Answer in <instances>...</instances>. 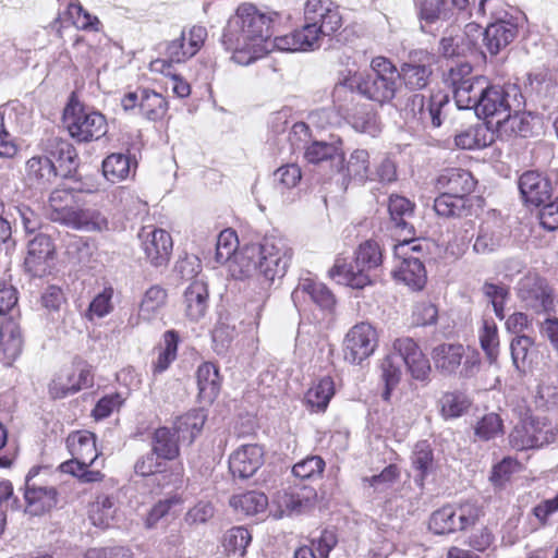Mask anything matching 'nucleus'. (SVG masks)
<instances>
[{"mask_svg":"<svg viewBox=\"0 0 558 558\" xmlns=\"http://www.w3.org/2000/svg\"><path fill=\"white\" fill-rule=\"evenodd\" d=\"M277 14L262 11L255 4L241 3L229 19L221 43L239 64H250L267 52L266 41L272 36Z\"/></svg>","mask_w":558,"mask_h":558,"instance_id":"obj_1","label":"nucleus"},{"mask_svg":"<svg viewBox=\"0 0 558 558\" xmlns=\"http://www.w3.org/2000/svg\"><path fill=\"white\" fill-rule=\"evenodd\" d=\"M293 256L288 241L275 234L263 238L258 244L245 245L229 265L234 279L257 277L263 289L269 290L276 279L284 277Z\"/></svg>","mask_w":558,"mask_h":558,"instance_id":"obj_2","label":"nucleus"},{"mask_svg":"<svg viewBox=\"0 0 558 558\" xmlns=\"http://www.w3.org/2000/svg\"><path fill=\"white\" fill-rule=\"evenodd\" d=\"M343 26L340 5L332 0H306L304 25L289 34L275 38V44L284 51H308L320 46L324 37H332Z\"/></svg>","mask_w":558,"mask_h":558,"instance_id":"obj_3","label":"nucleus"},{"mask_svg":"<svg viewBox=\"0 0 558 558\" xmlns=\"http://www.w3.org/2000/svg\"><path fill=\"white\" fill-rule=\"evenodd\" d=\"M399 71L387 57L372 58L369 68L349 72L341 84L351 92L379 106L390 104L398 90Z\"/></svg>","mask_w":558,"mask_h":558,"instance_id":"obj_4","label":"nucleus"},{"mask_svg":"<svg viewBox=\"0 0 558 558\" xmlns=\"http://www.w3.org/2000/svg\"><path fill=\"white\" fill-rule=\"evenodd\" d=\"M384 252L375 240L362 242L354 252L353 262L337 256L328 270L330 279L351 289L363 290L375 283V271L381 266Z\"/></svg>","mask_w":558,"mask_h":558,"instance_id":"obj_5","label":"nucleus"},{"mask_svg":"<svg viewBox=\"0 0 558 558\" xmlns=\"http://www.w3.org/2000/svg\"><path fill=\"white\" fill-rule=\"evenodd\" d=\"M65 447L71 459L59 465V471L76 477L82 483L101 482L105 474L89 470L99 456L96 435L86 429L72 430L65 438Z\"/></svg>","mask_w":558,"mask_h":558,"instance_id":"obj_6","label":"nucleus"},{"mask_svg":"<svg viewBox=\"0 0 558 558\" xmlns=\"http://www.w3.org/2000/svg\"><path fill=\"white\" fill-rule=\"evenodd\" d=\"M484 509L476 501L446 504L432 512L428 530L435 535H449L474 527L484 517Z\"/></svg>","mask_w":558,"mask_h":558,"instance_id":"obj_7","label":"nucleus"},{"mask_svg":"<svg viewBox=\"0 0 558 558\" xmlns=\"http://www.w3.org/2000/svg\"><path fill=\"white\" fill-rule=\"evenodd\" d=\"M558 438V424L548 416L525 414L509 434L511 448L523 451L541 449Z\"/></svg>","mask_w":558,"mask_h":558,"instance_id":"obj_8","label":"nucleus"},{"mask_svg":"<svg viewBox=\"0 0 558 558\" xmlns=\"http://www.w3.org/2000/svg\"><path fill=\"white\" fill-rule=\"evenodd\" d=\"M63 122L69 134L77 142L101 138L108 131L106 117L78 100L70 99L63 111Z\"/></svg>","mask_w":558,"mask_h":558,"instance_id":"obj_9","label":"nucleus"},{"mask_svg":"<svg viewBox=\"0 0 558 558\" xmlns=\"http://www.w3.org/2000/svg\"><path fill=\"white\" fill-rule=\"evenodd\" d=\"M95 383L93 366L83 359H74L69 366L62 367L48 384V393L52 400L64 399L81 390L92 388Z\"/></svg>","mask_w":558,"mask_h":558,"instance_id":"obj_10","label":"nucleus"},{"mask_svg":"<svg viewBox=\"0 0 558 558\" xmlns=\"http://www.w3.org/2000/svg\"><path fill=\"white\" fill-rule=\"evenodd\" d=\"M432 360L435 368L444 375L456 374L462 366L460 375L470 377L481 364L480 354L473 351L466 355L465 348L461 343H440L432 351Z\"/></svg>","mask_w":558,"mask_h":558,"instance_id":"obj_11","label":"nucleus"},{"mask_svg":"<svg viewBox=\"0 0 558 558\" xmlns=\"http://www.w3.org/2000/svg\"><path fill=\"white\" fill-rule=\"evenodd\" d=\"M121 106L125 111L137 108L140 114L151 122L165 120L169 111L168 98L148 87H138L135 92L125 93L121 98Z\"/></svg>","mask_w":558,"mask_h":558,"instance_id":"obj_12","label":"nucleus"},{"mask_svg":"<svg viewBox=\"0 0 558 558\" xmlns=\"http://www.w3.org/2000/svg\"><path fill=\"white\" fill-rule=\"evenodd\" d=\"M444 83L452 89L459 109H470L474 105V93L477 90L482 76L473 74L470 62H458L450 66L442 76Z\"/></svg>","mask_w":558,"mask_h":558,"instance_id":"obj_13","label":"nucleus"},{"mask_svg":"<svg viewBox=\"0 0 558 558\" xmlns=\"http://www.w3.org/2000/svg\"><path fill=\"white\" fill-rule=\"evenodd\" d=\"M378 345V332L369 323L355 324L343 342V357L350 364H361L368 359Z\"/></svg>","mask_w":558,"mask_h":558,"instance_id":"obj_14","label":"nucleus"},{"mask_svg":"<svg viewBox=\"0 0 558 558\" xmlns=\"http://www.w3.org/2000/svg\"><path fill=\"white\" fill-rule=\"evenodd\" d=\"M145 259L154 267L167 266L170 262L173 240L171 234L155 226H144L137 233Z\"/></svg>","mask_w":558,"mask_h":558,"instance_id":"obj_15","label":"nucleus"},{"mask_svg":"<svg viewBox=\"0 0 558 558\" xmlns=\"http://www.w3.org/2000/svg\"><path fill=\"white\" fill-rule=\"evenodd\" d=\"M474 105L470 109H474L478 117L484 119L498 118L496 124L510 118V105L508 102V94L501 86L488 85L485 88L478 87L474 93Z\"/></svg>","mask_w":558,"mask_h":558,"instance_id":"obj_16","label":"nucleus"},{"mask_svg":"<svg viewBox=\"0 0 558 558\" xmlns=\"http://www.w3.org/2000/svg\"><path fill=\"white\" fill-rule=\"evenodd\" d=\"M69 26L83 32H99L102 24L98 16L89 13L78 0H72L50 23L56 36L62 40L64 39V29Z\"/></svg>","mask_w":558,"mask_h":558,"instance_id":"obj_17","label":"nucleus"},{"mask_svg":"<svg viewBox=\"0 0 558 558\" xmlns=\"http://www.w3.org/2000/svg\"><path fill=\"white\" fill-rule=\"evenodd\" d=\"M291 299L296 307H304L312 302L322 310H331L336 304L332 291L312 277L300 278Z\"/></svg>","mask_w":558,"mask_h":558,"instance_id":"obj_18","label":"nucleus"},{"mask_svg":"<svg viewBox=\"0 0 558 558\" xmlns=\"http://www.w3.org/2000/svg\"><path fill=\"white\" fill-rule=\"evenodd\" d=\"M206 38L207 29L203 25H193L183 29L180 37L168 43L166 47L167 58L175 61V63L185 62L201 50Z\"/></svg>","mask_w":558,"mask_h":558,"instance_id":"obj_19","label":"nucleus"},{"mask_svg":"<svg viewBox=\"0 0 558 558\" xmlns=\"http://www.w3.org/2000/svg\"><path fill=\"white\" fill-rule=\"evenodd\" d=\"M48 469L47 466L35 465L31 468L26 475V489L25 500L26 510L34 514L39 515L51 510L57 505V489L53 487L36 486L33 480L40 473L41 470Z\"/></svg>","mask_w":558,"mask_h":558,"instance_id":"obj_20","label":"nucleus"},{"mask_svg":"<svg viewBox=\"0 0 558 558\" xmlns=\"http://www.w3.org/2000/svg\"><path fill=\"white\" fill-rule=\"evenodd\" d=\"M518 298L535 313L547 312L553 307L551 290L546 280L538 276H527L520 281Z\"/></svg>","mask_w":558,"mask_h":558,"instance_id":"obj_21","label":"nucleus"},{"mask_svg":"<svg viewBox=\"0 0 558 558\" xmlns=\"http://www.w3.org/2000/svg\"><path fill=\"white\" fill-rule=\"evenodd\" d=\"M477 181L473 174L462 168H446L434 180V189L438 193H448L470 198L476 189Z\"/></svg>","mask_w":558,"mask_h":558,"instance_id":"obj_22","label":"nucleus"},{"mask_svg":"<svg viewBox=\"0 0 558 558\" xmlns=\"http://www.w3.org/2000/svg\"><path fill=\"white\" fill-rule=\"evenodd\" d=\"M417 59L404 62L399 71V78L403 81L407 88L420 90L425 88L433 75V65L436 58L429 52H420Z\"/></svg>","mask_w":558,"mask_h":558,"instance_id":"obj_23","label":"nucleus"},{"mask_svg":"<svg viewBox=\"0 0 558 558\" xmlns=\"http://www.w3.org/2000/svg\"><path fill=\"white\" fill-rule=\"evenodd\" d=\"M264 448L257 444L242 445L229 457V470L239 478L253 476L264 464Z\"/></svg>","mask_w":558,"mask_h":558,"instance_id":"obj_24","label":"nucleus"},{"mask_svg":"<svg viewBox=\"0 0 558 558\" xmlns=\"http://www.w3.org/2000/svg\"><path fill=\"white\" fill-rule=\"evenodd\" d=\"M393 348L402 356L414 379L423 381L429 377L432 371L429 360L412 338L396 339Z\"/></svg>","mask_w":558,"mask_h":558,"instance_id":"obj_25","label":"nucleus"},{"mask_svg":"<svg viewBox=\"0 0 558 558\" xmlns=\"http://www.w3.org/2000/svg\"><path fill=\"white\" fill-rule=\"evenodd\" d=\"M54 251V244L49 235H35L28 243L24 260L26 270L34 277H43L49 268V260L53 258Z\"/></svg>","mask_w":558,"mask_h":558,"instance_id":"obj_26","label":"nucleus"},{"mask_svg":"<svg viewBox=\"0 0 558 558\" xmlns=\"http://www.w3.org/2000/svg\"><path fill=\"white\" fill-rule=\"evenodd\" d=\"M518 184L522 199L527 205L538 207L551 197L550 181L537 171H525L519 178Z\"/></svg>","mask_w":558,"mask_h":558,"instance_id":"obj_27","label":"nucleus"},{"mask_svg":"<svg viewBox=\"0 0 558 558\" xmlns=\"http://www.w3.org/2000/svg\"><path fill=\"white\" fill-rule=\"evenodd\" d=\"M412 106H418V118L425 124L439 128L446 118L445 109L449 106V96L445 92L433 93L427 100L423 95H414Z\"/></svg>","mask_w":558,"mask_h":558,"instance_id":"obj_28","label":"nucleus"},{"mask_svg":"<svg viewBox=\"0 0 558 558\" xmlns=\"http://www.w3.org/2000/svg\"><path fill=\"white\" fill-rule=\"evenodd\" d=\"M45 155L53 161L60 177H68L76 168L77 153L72 143L61 137L48 138Z\"/></svg>","mask_w":558,"mask_h":558,"instance_id":"obj_29","label":"nucleus"},{"mask_svg":"<svg viewBox=\"0 0 558 558\" xmlns=\"http://www.w3.org/2000/svg\"><path fill=\"white\" fill-rule=\"evenodd\" d=\"M185 316L193 322L203 318L209 306L208 286L203 280H193L183 293Z\"/></svg>","mask_w":558,"mask_h":558,"instance_id":"obj_30","label":"nucleus"},{"mask_svg":"<svg viewBox=\"0 0 558 558\" xmlns=\"http://www.w3.org/2000/svg\"><path fill=\"white\" fill-rule=\"evenodd\" d=\"M58 177L56 165L46 155L33 156L26 161L25 178L31 186L47 189Z\"/></svg>","mask_w":558,"mask_h":558,"instance_id":"obj_31","label":"nucleus"},{"mask_svg":"<svg viewBox=\"0 0 558 558\" xmlns=\"http://www.w3.org/2000/svg\"><path fill=\"white\" fill-rule=\"evenodd\" d=\"M198 397L207 402H214L220 393L222 377L219 366L213 362H203L196 369Z\"/></svg>","mask_w":558,"mask_h":558,"instance_id":"obj_32","label":"nucleus"},{"mask_svg":"<svg viewBox=\"0 0 558 558\" xmlns=\"http://www.w3.org/2000/svg\"><path fill=\"white\" fill-rule=\"evenodd\" d=\"M517 33L515 24L504 20L497 21L485 28L484 45L492 56H496L515 38Z\"/></svg>","mask_w":558,"mask_h":558,"instance_id":"obj_33","label":"nucleus"},{"mask_svg":"<svg viewBox=\"0 0 558 558\" xmlns=\"http://www.w3.org/2000/svg\"><path fill=\"white\" fill-rule=\"evenodd\" d=\"M102 173L111 183H119L135 175L137 161L129 154L112 153L102 160Z\"/></svg>","mask_w":558,"mask_h":558,"instance_id":"obj_34","label":"nucleus"},{"mask_svg":"<svg viewBox=\"0 0 558 558\" xmlns=\"http://www.w3.org/2000/svg\"><path fill=\"white\" fill-rule=\"evenodd\" d=\"M150 449L167 462L174 461L181 454L180 437L173 428L157 427L150 437Z\"/></svg>","mask_w":558,"mask_h":558,"instance_id":"obj_35","label":"nucleus"},{"mask_svg":"<svg viewBox=\"0 0 558 558\" xmlns=\"http://www.w3.org/2000/svg\"><path fill=\"white\" fill-rule=\"evenodd\" d=\"M74 229L87 231H102L108 229L107 218L97 209L84 208L81 199L74 206L70 216L63 223Z\"/></svg>","mask_w":558,"mask_h":558,"instance_id":"obj_36","label":"nucleus"},{"mask_svg":"<svg viewBox=\"0 0 558 558\" xmlns=\"http://www.w3.org/2000/svg\"><path fill=\"white\" fill-rule=\"evenodd\" d=\"M392 277L413 291L422 290L427 281L425 266L420 257H405V260H402L400 266L393 270Z\"/></svg>","mask_w":558,"mask_h":558,"instance_id":"obj_37","label":"nucleus"},{"mask_svg":"<svg viewBox=\"0 0 558 558\" xmlns=\"http://www.w3.org/2000/svg\"><path fill=\"white\" fill-rule=\"evenodd\" d=\"M78 201L80 193L72 189L53 190L48 199L50 219L63 225Z\"/></svg>","mask_w":558,"mask_h":558,"instance_id":"obj_38","label":"nucleus"},{"mask_svg":"<svg viewBox=\"0 0 558 558\" xmlns=\"http://www.w3.org/2000/svg\"><path fill=\"white\" fill-rule=\"evenodd\" d=\"M22 335L20 327L12 319L5 320L0 326L1 363L11 365L22 352Z\"/></svg>","mask_w":558,"mask_h":558,"instance_id":"obj_39","label":"nucleus"},{"mask_svg":"<svg viewBox=\"0 0 558 558\" xmlns=\"http://www.w3.org/2000/svg\"><path fill=\"white\" fill-rule=\"evenodd\" d=\"M179 343L180 336L177 330L170 329L163 333L162 343L155 348L157 357L151 362V373L154 376L166 372L177 360Z\"/></svg>","mask_w":558,"mask_h":558,"instance_id":"obj_40","label":"nucleus"},{"mask_svg":"<svg viewBox=\"0 0 558 558\" xmlns=\"http://www.w3.org/2000/svg\"><path fill=\"white\" fill-rule=\"evenodd\" d=\"M473 203L471 198L461 197L448 193H438L434 199V210L439 217L463 218L472 214Z\"/></svg>","mask_w":558,"mask_h":558,"instance_id":"obj_41","label":"nucleus"},{"mask_svg":"<svg viewBox=\"0 0 558 558\" xmlns=\"http://www.w3.org/2000/svg\"><path fill=\"white\" fill-rule=\"evenodd\" d=\"M168 302V291L159 286L154 284L149 287L140 303L138 318L144 322H151L156 319Z\"/></svg>","mask_w":558,"mask_h":558,"instance_id":"obj_42","label":"nucleus"},{"mask_svg":"<svg viewBox=\"0 0 558 558\" xmlns=\"http://www.w3.org/2000/svg\"><path fill=\"white\" fill-rule=\"evenodd\" d=\"M335 392L336 388L332 377L325 376L318 379L305 395L311 411L316 413L325 412Z\"/></svg>","mask_w":558,"mask_h":558,"instance_id":"obj_43","label":"nucleus"},{"mask_svg":"<svg viewBox=\"0 0 558 558\" xmlns=\"http://www.w3.org/2000/svg\"><path fill=\"white\" fill-rule=\"evenodd\" d=\"M206 414L202 409H192L178 416L173 422V430L178 436L189 438L192 442L201 434L206 423Z\"/></svg>","mask_w":558,"mask_h":558,"instance_id":"obj_44","label":"nucleus"},{"mask_svg":"<svg viewBox=\"0 0 558 558\" xmlns=\"http://www.w3.org/2000/svg\"><path fill=\"white\" fill-rule=\"evenodd\" d=\"M494 142V133L486 125L477 124L454 136V144L461 149H481Z\"/></svg>","mask_w":558,"mask_h":558,"instance_id":"obj_45","label":"nucleus"},{"mask_svg":"<svg viewBox=\"0 0 558 558\" xmlns=\"http://www.w3.org/2000/svg\"><path fill=\"white\" fill-rule=\"evenodd\" d=\"M342 170L348 181L364 184L369 179L371 173L368 151L365 149L353 150Z\"/></svg>","mask_w":558,"mask_h":558,"instance_id":"obj_46","label":"nucleus"},{"mask_svg":"<svg viewBox=\"0 0 558 558\" xmlns=\"http://www.w3.org/2000/svg\"><path fill=\"white\" fill-rule=\"evenodd\" d=\"M116 513V500L112 496L100 493L88 506V518L95 526L108 527Z\"/></svg>","mask_w":558,"mask_h":558,"instance_id":"obj_47","label":"nucleus"},{"mask_svg":"<svg viewBox=\"0 0 558 558\" xmlns=\"http://www.w3.org/2000/svg\"><path fill=\"white\" fill-rule=\"evenodd\" d=\"M480 345L489 363H496L499 356V332L493 319H484L478 330Z\"/></svg>","mask_w":558,"mask_h":558,"instance_id":"obj_48","label":"nucleus"},{"mask_svg":"<svg viewBox=\"0 0 558 558\" xmlns=\"http://www.w3.org/2000/svg\"><path fill=\"white\" fill-rule=\"evenodd\" d=\"M268 498L258 492H245L234 495L230 499V506L238 512L245 515H254L266 509Z\"/></svg>","mask_w":558,"mask_h":558,"instance_id":"obj_49","label":"nucleus"},{"mask_svg":"<svg viewBox=\"0 0 558 558\" xmlns=\"http://www.w3.org/2000/svg\"><path fill=\"white\" fill-rule=\"evenodd\" d=\"M336 158L343 159V156L340 148L332 143L314 141L304 149V159L308 163L319 165Z\"/></svg>","mask_w":558,"mask_h":558,"instance_id":"obj_50","label":"nucleus"},{"mask_svg":"<svg viewBox=\"0 0 558 558\" xmlns=\"http://www.w3.org/2000/svg\"><path fill=\"white\" fill-rule=\"evenodd\" d=\"M415 203L399 194H391L388 201V211L397 228L405 229L407 218L412 217Z\"/></svg>","mask_w":558,"mask_h":558,"instance_id":"obj_51","label":"nucleus"},{"mask_svg":"<svg viewBox=\"0 0 558 558\" xmlns=\"http://www.w3.org/2000/svg\"><path fill=\"white\" fill-rule=\"evenodd\" d=\"M251 541L252 535L247 529L234 526L223 535L222 546L228 556L239 554L241 557H244Z\"/></svg>","mask_w":558,"mask_h":558,"instance_id":"obj_52","label":"nucleus"},{"mask_svg":"<svg viewBox=\"0 0 558 558\" xmlns=\"http://www.w3.org/2000/svg\"><path fill=\"white\" fill-rule=\"evenodd\" d=\"M239 239L238 234L233 229H225L222 230L216 243V260L219 264H223L227 262H232L235 258V255L239 254Z\"/></svg>","mask_w":558,"mask_h":558,"instance_id":"obj_53","label":"nucleus"},{"mask_svg":"<svg viewBox=\"0 0 558 558\" xmlns=\"http://www.w3.org/2000/svg\"><path fill=\"white\" fill-rule=\"evenodd\" d=\"M440 413L444 418L461 416L471 405L470 400L461 392H446L440 399Z\"/></svg>","mask_w":558,"mask_h":558,"instance_id":"obj_54","label":"nucleus"},{"mask_svg":"<svg viewBox=\"0 0 558 558\" xmlns=\"http://www.w3.org/2000/svg\"><path fill=\"white\" fill-rule=\"evenodd\" d=\"M317 493L313 487L301 486L288 495L286 506L292 511L303 512L315 506Z\"/></svg>","mask_w":558,"mask_h":558,"instance_id":"obj_55","label":"nucleus"},{"mask_svg":"<svg viewBox=\"0 0 558 558\" xmlns=\"http://www.w3.org/2000/svg\"><path fill=\"white\" fill-rule=\"evenodd\" d=\"M134 471L143 477L161 474L168 471V462L150 449L148 453L137 459L134 464Z\"/></svg>","mask_w":558,"mask_h":558,"instance_id":"obj_56","label":"nucleus"},{"mask_svg":"<svg viewBox=\"0 0 558 558\" xmlns=\"http://www.w3.org/2000/svg\"><path fill=\"white\" fill-rule=\"evenodd\" d=\"M325 461L319 456H308L295 463L292 473L301 480H315L323 475Z\"/></svg>","mask_w":558,"mask_h":558,"instance_id":"obj_57","label":"nucleus"},{"mask_svg":"<svg viewBox=\"0 0 558 558\" xmlns=\"http://www.w3.org/2000/svg\"><path fill=\"white\" fill-rule=\"evenodd\" d=\"M114 290L111 286L105 287L101 292L96 294L89 303L86 316L89 320L94 317L102 318L113 311L112 298Z\"/></svg>","mask_w":558,"mask_h":558,"instance_id":"obj_58","label":"nucleus"},{"mask_svg":"<svg viewBox=\"0 0 558 558\" xmlns=\"http://www.w3.org/2000/svg\"><path fill=\"white\" fill-rule=\"evenodd\" d=\"M434 453L427 440L416 442L412 456L413 468L420 472L423 481L433 468Z\"/></svg>","mask_w":558,"mask_h":558,"instance_id":"obj_59","label":"nucleus"},{"mask_svg":"<svg viewBox=\"0 0 558 558\" xmlns=\"http://www.w3.org/2000/svg\"><path fill=\"white\" fill-rule=\"evenodd\" d=\"M485 296L490 301L495 315L499 319L505 318V305L509 298V288L506 284L485 282L483 286Z\"/></svg>","mask_w":558,"mask_h":558,"instance_id":"obj_60","label":"nucleus"},{"mask_svg":"<svg viewBox=\"0 0 558 558\" xmlns=\"http://www.w3.org/2000/svg\"><path fill=\"white\" fill-rule=\"evenodd\" d=\"M533 347L534 340L529 336L520 335L512 339L510 344L511 357L518 369L525 368L531 363L529 354Z\"/></svg>","mask_w":558,"mask_h":558,"instance_id":"obj_61","label":"nucleus"},{"mask_svg":"<svg viewBox=\"0 0 558 558\" xmlns=\"http://www.w3.org/2000/svg\"><path fill=\"white\" fill-rule=\"evenodd\" d=\"M504 434V422L499 414H485L476 424L475 435L482 440H490Z\"/></svg>","mask_w":558,"mask_h":558,"instance_id":"obj_62","label":"nucleus"},{"mask_svg":"<svg viewBox=\"0 0 558 558\" xmlns=\"http://www.w3.org/2000/svg\"><path fill=\"white\" fill-rule=\"evenodd\" d=\"M522 469L523 465L517 458L505 457L493 466L490 481L494 485L501 486L510 480L512 474L520 472Z\"/></svg>","mask_w":558,"mask_h":558,"instance_id":"obj_63","label":"nucleus"},{"mask_svg":"<svg viewBox=\"0 0 558 558\" xmlns=\"http://www.w3.org/2000/svg\"><path fill=\"white\" fill-rule=\"evenodd\" d=\"M418 17L426 24H434L440 19H448L446 0H420Z\"/></svg>","mask_w":558,"mask_h":558,"instance_id":"obj_64","label":"nucleus"}]
</instances>
